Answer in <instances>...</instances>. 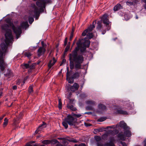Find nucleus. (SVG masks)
I'll return each mask as SVG.
<instances>
[{"instance_id": "nucleus-49", "label": "nucleus", "mask_w": 146, "mask_h": 146, "mask_svg": "<svg viewBox=\"0 0 146 146\" xmlns=\"http://www.w3.org/2000/svg\"><path fill=\"white\" fill-rule=\"evenodd\" d=\"M84 125L86 127L90 126L92 125V124L90 123H84Z\"/></svg>"}, {"instance_id": "nucleus-1", "label": "nucleus", "mask_w": 146, "mask_h": 146, "mask_svg": "<svg viewBox=\"0 0 146 146\" xmlns=\"http://www.w3.org/2000/svg\"><path fill=\"white\" fill-rule=\"evenodd\" d=\"M90 42L88 40L79 39L77 42V46L69 54L70 68L71 70L66 73V77H70L72 74V70L74 68L77 71L82 68V64L84 61L83 54L86 48L89 47Z\"/></svg>"}, {"instance_id": "nucleus-9", "label": "nucleus", "mask_w": 146, "mask_h": 146, "mask_svg": "<svg viewBox=\"0 0 146 146\" xmlns=\"http://www.w3.org/2000/svg\"><path fill=\"white\" fill-rule=\"evenodd\" d=\"M114 138H111L110 139V142L106 143L105 145V146H115L114 142L115 141Z\"/></svg>"}, {"instance_id": "nucleus-30", "label": "nucleus", "mask_w": 146, "mask_h": 146, "mask_svg": "<svg viewBox=\"0 0 146 146\" xmlns=\"http://www.w3.org/2000/svg\"><path fill=\"white\" fill-rule=\"evenodd\" d=\"M35 141H30L29 142L27 143L25 146H33V144L35 143Z\"/></svg>"}, {"instance_id": "nucleus-50", "label": "nucleus", "mask_w": 146, "mask_h": 146, "mask_svg": "<svg viewBox=\"0 0 146 146\" xmlns=\"http://www.w3.org/2000/svg\"><path fill=\"white\" fill-rule=\"evenodd\" d=\"M120 143L123 146H127L126 143L124 142L121 141L120 142Z\"/></svg>"}, {"instance_id": "nucleus-8", "label": "nucleus", "mask_w": 146, "mask_h": 146, "mask_svg": "<svg viewBox=\"0 0 146 146\" xmlns=\"http://www.w3.org/2000/svg\"><path fill=\"white\" fill-rule=\"evenodd\" d=\"M79 85L76 83H74L73 86L70 87V90L72 92L77 90L79 88Z\"/></svg>"}, {"instance_id": "nucleus-18", "label": "nucleus", "mask_w": 146, "mask_h": 146, "mask_svg": "<svg viewBox=\"0 0 146 146\" xmlns=\"http://www.w3.org/2000/svg\"><path fill=\"white\" fill-rule=\"evenodd\" d=\"M98 107V108L101 110H104L106 109V106L102 104H99Z\"/></svg>"}, {"instance_id": "nucleus-28", "label": "nucleus", "mask_w": 146, "mask_h": 146, "mask_svg": "<svg viewBox=\"0 0 146 146\" xmlns=\"http://www.w3.org/2000/svg\"><path fill=\"white\" fill-rule=\"evenodd\" d=\"M94 138L96 142L102 141L101 137L100 136L95 135L94 136Z\"/></svg>"}, {"instance_id": "nucleus-37", "label": "nucleus", "mask_w": 146, "mask_h": 146, "mask_svg": "<svg viewBox=\"0 0 146 146\" xmlns=\"http://www.w3.org/2000/svg\"><path fill=\"white\" fill-rule=\"evenodd\" d=\"M34 13L36 15L39 14V12L38 11V9L37 7H36L35 8L34 10Z\"/></svg>"}, {"instance_id": "nucleus-40", "label": "nucleus", "mask_w": 146, "mask_h": 146, "mask_svg": "<svg viewBox=\"0 0 146 146\" xmlns=\"http://www.w3.org/2000/svg\"><path fill=\"white\" fill-rule=\"evenodd\" d=\"M70 47V46L69 44H67V46L66 47L65 50H64V52H67L69 49Z\"/></svg>"}, {"instance_id": "nucleus-60", "label": "nucleus", "mask_w": 146, "mask_h": 146, "mask_svg": "<svg viewBox=\"0 0 146 146\" xmlns=\"http://www.w3.org/2000/svg\"><path fill=\"white\" fill-rule=\"evenodd\" d=\"M29 67L31 69H33L34 68V65H32L31 66Z\"/></svg>"}, {"instance_id": "nucleus-33", "label": "nucleus", "mask_w": 146, "mask_h": 146, "mask_svg": "<svg viewBox=\"0 0 146 146\" xmlns=\"http://www.w3.org/2000/svg\"><path fill=\"white\" fill-rule=\"evenodd\" d=\"M62 101L60 99H58V107L59 109H61L62 108Z\"/></svg>"}, {"instance_id": "nucleus-51", "label": "nucleus", "mask_w": 146, "mask_h": 146, "mask_svg": "<svg viewBox=\"0 0 146 146\" xmlns=\"http://www.w3.org/2000/svg\"><path fill=\"white\" fill-rule=\"evenodd\" d=\"M71 141L72 142H73V143H77L78 142V141L77 140H76V139H72L71 140Z\"/></svg>"}, {"instance_id": "nucleus-26", "label": "nucleus", "mask_w": 146, "mask_h": 146, "mask_svg": "<svg viewBox=\"0 0 146 146\" xmlns=\"http://www.w3.org/2000/svg\"><path fill=\"white\" fill-rule=\"evenodd\" d=\"M6 22L7 23H8L10 27H12L14 25L13 23L11 22V20L9 19H7L6 20Z\"/></svg>"}, {"instance_id": "nucleus-39", "label": "nucleus", "mask_w": 146, "mask_h": 146, "mask_svg": "<svg viewBox=\"0 0 146 146\" xmlns=\"http://www.w3.org/2000/svg\"><path fill=\"white\" fill-rule=\"evenodd\" d=\"M97 146H104L103 142L102 141L96 142Z\"/></svg>"}, {"instance_id": "nucleus-44", "label": "nucleus", "mask_w": 146, "mask_h": 146, "mask_svg": "<svg viewBox=\"0 0 146 146\" xmlns=\"http://www.w3.org/2000/svg\"><path fill=\"white\" fill-rule=\"evenodd\" d=\"M126 3L127 5H133V2L131 1H127L126 2Z\"/></svg>"}, {"instance_id": "nucleus-47", "label": "nucleus", "mask_w": 146, "mask_h": 146, "mask_svg": "<svg viewBox=\"0 0 146 146\" xmlns=\"http://www.w3.org/2000/svg\"><path fill=\"white\" fill-rule=\"evenodd\" d=\"M108 136V134H104L102 136V138L103 139H105Z\"/></svg>"}, {"instance_id": "nucleus-46", "label": "nucleus", "mask_w": 146, "mask_h": 146, "mask_svg": "<svg viewBox=\"0 0 146 146\" xmlns=\"http://www.w3.org/2000/svg\"><path fill=\"white\" fill-rule=\"evenodd\" d=\"M74 100L73 99H70L69 100V103L68 104L70 105H73L74 104L73 102Z\"/></svg>"}, {"instance_id": "nucleus-17", "label": "nucleus", "mask_w": 146, "mask_h": 146, "mask_svg": "<svg viewBox=\"0 0 146 146\" xmlns=\"http://www.w3.org/2000/svg\"><path fill=\"white\" fill-rule=\"evenodd\" d=\"M124 134L126 137H129L131 136V132L128 130H125L124 132Z\"/></svg>"}, {"instance_id": "nucleus-13", "label": "nucleus", "mask_w": 146, "mask_h": 146, "mask_svg": "<svg viewBox=\"0 0 146 146\" xmlns=\"http://www.w3.org/2000/svg\"><path fill=\"white\" fill-rule=\"evenodd\" d=\"M29 26V25L28 22L27 21H25L22 23L20 25V26L21 27V28H24L26 29V28L28 27Z\"/></svg>"}, {"instance_id": "nucleus-21", "label": "nucleus", "mask_w": 146, "mask_h": 146, "mask_svg": "<svg viewBox=\"0 0 146 146\" xmlns=\"http://www.w3.org/2000/svg\"><path fill=\"white\" fill-rule=\"evenodd\" d=\"M121 5L120 4H117L113 8V10L115 11H117L121 9Z\"/></svg>"}, {"instance_id": "nucleus-12", "label": "nucleus", "mask_w": 146, "mask_h": 146, "mask_svg": "<svg viewBox=\"0 0 146 146\" xmlns=\"http://www.w3.org/2000/svg\"><path fill=\"white\" fill-rule=\"evenodd\" d=\"M4 75L8 78H10L13 76V73L12 71L9 69H8L7 73L6 74H5Z\"/></svg>"}, {"instance_id": "nucleus-31", "label": "nucleus", "mask_w": 146, "mask_h": 146, "mask_svg": "<svg viewBox=\"0 0 146 146\" xmlns=\"http://www.w3.org/2000/svg\"><path fill=\"white\" fill-rule=\"evenodd\" d=\"M102 130H103L102 128L95 129H94V133L95 134H96L97 133L102 132Z\"/></svg>"}, {"instance_id": "nucleus-27", "label": "nucleus", "mask_w": 146, "mask_h": 146, "mask_svg": "<svg viewBox=\"0 0 146 146\" xmlns=\"http://www.w3.org/2000/svg\"><path fill=\"white\" fill-rule=\"evenodd\" d=\"M89 32L87 35V38L88 39H90L93 38V36L92 33H90Z\"/></svg>"}, {"instance_id": "nucleus-62", "label": "nucleus", "mask_w": 146, "mask_h": 146, "mask_svg": "<svg viewBox=\"0 0 146 146\" xmlns=\"http://www.w3.org/2000/svg\"><path fill=\"white\" fill-rule=\"evenodd\" d=\"M2 96V91L1 90H0V98Z\"/></svg>"}, {"instance_id": "nucleus-15", "label": "nucleus", "mask_w": 146, "mask_h": 146, "mask_svg": "<svg viewBox=\"0 0 146 146\" xmlns=\"http://www.w3.org/2000/svg\"><path fill=\"white\" fill-rule=\"evenodd\" d=\"M67 107L68 108L70 109L72 111H75L77 110L76 108L74 107L72 105L67 104Z\"/></svg>"}, {"instance_id": "nucleus-22", "label": "nucleus", "mask_w": 146, "mask_h": 146, "mask_svg": "<svg viewBox=\"0 0 146 146\" xmlns=\"http://www.w3.org/2000/svg\"><path fill=\"white\" fill-rule=\"evenodd\" d=\"M102 22L101 21H98L97 23V26L96 27V29L98 30H100L101 29L102 26Z\"/></svg>"}, {"instance_id": "nucleus-52", "label": "nucleus", "mask_w": 146, "mask_h": 146, "mask_svg": "<svg viewBox=\"0 0 146 146\" xmlns=\"http://www.w3.org/2000/svg\"><path fill=\"white\" fill-rule=\"evenodd\" d=\"M73 35H72V34H70V39H69V40L70 41L72 40V38L73 37Z\"/></svg>"}, {"instance_id": "nucleus-48", "label": "nucleus", "mask_w": 146, "mask_h": 146, "mask_svg": "<svg viewBox=\"0 0 146 146\" xmlns=\"http://www.w3.org/2000/svg\"><path fill=\"white\" fill-rule=\"evenodd\" d=\"M24 65L26 68H28L29 67V65L28 64H25Z\"/></svg>"}, {"instance_id": "nucleus-7", "label": "nucleus", "mask_w": 146, "mask_h": 146, "mask_svg": "<svg viewBox=\"0 0 146 146\" xmlns=\"http://www.w3.org/2000/svg\"><path fill=\"white\" fill-rule=\"evenodd\" d=\"M46 49L43 47H40L39 48L37 51V55L38 57L44 54Z\"/></svg>"}, {"instance_id": "nucleus-20", "label": "nucleus", "mask_w": 146, "mask_h": 146, "mask_svg": "<svg viewBox=\"0 0 146 146\" xmlns=\"http://www.w3.org/2000/svg\"><path fill=\"white\" fill-rule=\"evenodd\" d=\"M74 78L72 76L66 77V80L69 83L72 84L74 82Z\"/></svg>"}, {"instance_id": "nucleus-25", "label": "nucleus", "mask_w": 146, "mask_h": 146, "mask_svg": "<svg viewBox=\"0 0 146 146\" xmlns=\"http://www.w3.org/2000/svg\"><path fill=\"white\" fill-rule=\"evenodd\" d=\"M42 123H43L41 125L39 126L38 127V128L37 130H36V131H35V133L36 134H37V133H38V131L40 130V129H41V127H42L44 126V125H46V124L45 122H43Z\"/></svg>"}, {"instance_id": "nucleus-24", "label": "nucleus", "mask_w": 146, "mask_h": 146, "mask_svg": "<svg viewBox=\"0 0 146 146\" xmlns=\"http://www.w3.org/2000/svg\"><path fill=\"white\" fill-rule=\"evenodd\" d=\"M118 137L121 140H124L125 139V135L123 134L120 133L118 134Z\"/></svg>"}, {"instance_id": "nucleus-5", "label": "nucleus", "mask_w": 146, "mask_h": 146, "mask_svg": "<svg viewBox=\"0 0 146 146\" xmlns=\"http://www.w3.org/2000/svg\"><path fill=\"white\" fill-rule=\"evenodd\" d=\"M39 1H37L36 2V5L40 7L41 10L43 11V9L45 8V5L46 3H49V0H38Z\"/></svg>"}, {"instance_id": "nucleus-58", "label": "nucleus", "mask_w": 146, "mask_h": 146, "mask_svg": "<svg viewBox=\"0 0 146 146\" xmlns=\"http://www.w3.org/2000/svg\"><path fill=\"white\" fill-rule=\"evenodd\" d=\"M29 78V76H26V77H25V78H24V80L25 81H26L27 79L28 78Z\"/></svg>"}, {"instance_id": "nucleus-4", "label": "nucleus", "mask_w": 146, "mask_h": 146, "mask_svg": "<svg viewBox=\"0 0 146 146\" xmlns=\"http://www.w3.org/2000/svg\"><path fill=\"white\" fill-rule=\"evenodd\" d=\"M12 27L14 33L16 35L17 39L20 36L22 33L21 27L19 26L16 27L14 25H13Z\"/></svg>"}, {"instance_id": "nucleus-23", "label": "nucleus", "mask_w": 146, "mask_h": 146, "mask_svg": "<svg viewBox=\"0 0 146 146\" xmlns=\"http://www.w3.org/2000/svg\"><path fill=\"white\" fill-rule=\"evenodd\" d=\"M80 73L78 72H76L72 75L73 78L74 79L78 78L80 76Z\"/></svg>"}, {"instance_id": "nucleus-19", "label": "nucleus", "mask_w": 146, "mask_h": 146, "mask_svg": "<svg viewBox=\"0 0 146 146\" xmlns=\"http://www.w3.org/2000/svg\"><path fill=\"white\" fill-rule=\"evenodd\" d=\"M94 23H96V21H94L93 23V25H90L88 28L87 29H88V32L92 31L93 29L95 28V26L94 25Z\"/></svg>"}, {"instance_id": "nucleus-45", "label": "nucleus", "mask_w": 146, "mask_h": 146, "mask_svg": "<svg viewBox=\"0 0 146 146\" xmlns=\"http://www.w3.org/2000/svg\"><path fill=\"white\" fill-rule=\"evenodd\" d=\"M68 41V38L67 37H66L64 41V46H65L67 44Z\"/></svg>"}, {"instance_id": "nucleus-55", "label": "nucleus", "mask_w": 146, "mask_h": 146, "mask_svg": "<svg viewBox=\"0 0 146 146\" xmlns=\"http://www.w3.org/2000/svg\"><path fill=\"white\" fill-rule=\"evenodd\" d=\"M71 93L70 94H69L68 95V96H67V98L69 100L70 99V98H71Z\"/></svg>"}, {"instance_id": "nucleus-6", "label": "nucleus", "mask_w": 146, "mask_h": 146, "mask_svg": "<svg viewBox=\"0 0 146 146\" xmlns=\"http://www.w3.org/2000/svg\"><path fill=\"white\" fill-rule=\"evenodd\" d=\"M107 15L105 14L103 16L102 19L103 23L106 25L107 27V30L109 31L111 28V24H110V23H111L109 21L108 19L107 18Z\"/></svg>"}, {"instance_id": "nucleus-42", "label": "nucleus", "mask_w": 146, "mask_h": 146, "mask_svg": "<svg viewBox=\"0 0 146 146\" xmlns=\"http://www.w3.org/2000/svg\"><path fill=\"white\" fill-rule=\"evenodd\" d=\"M105 118L104 117H101L98 119V121L99 122H102L105 121L106 120Z\"/></svg>"}, {"instance_id": "nucleus-36", "label": "nucleus", "mask_w": 146, "mask_h": 146, "mask_svg": "<svg viewBox=\"0 0 146 146\" xmlns=\"http://www.w3.org/2000/svg\"><path fill=\"white\" fill-rule=\"evenodd\" d=\"M28 21L29 23L30 24H31L34 21V19L32 17H30L28 18Z\"/></svg>"}, {"instance_id": "nucleus-61", "label": "nucleus", "mask_w": 146, "mask_h": 146, "mask_svg": "<svg viewBox=\"0 0 146 146\" xmlns=\"http://www.w3.org/2000/svg\"><path fill=\"white\" fill-rule=\"evenodd\" d=\"M74 32V30L73 29L72 30V31L71 32L70 34H72V35H73Z\"/></svg>"}, {"instance_id": "nucleus-57", "label": "nucleus", "mask_w": 146, "mask_h": 146, "mask_svg": "<svg viewBox=\"0 0 146 146\" xmlns=\"http://www.w3.org/2000/svg\"><path fill=\"white\" fill-rule=\"evenodd\" d=\"M78 146H86V145L84 143H81Z\"/></svg>"}, {"instance_id": "nucleus-54", "label": "nucleus", "mask_w": 146, "mask_h": 146, "mask_svg": "<svg viewBox=\"0 0 146 146\" xmlns=\"http://www.w3.org/2000/svg\"><path fill=\"white\" fill-rule=\"evenodd\" d=\"M14 120V122L13 123V125H14L15 126L17 124V122H16L17 120L15 119Z\"/></svg>"}, {"instance_id": "nucleus-41", "label": "nucleus", "mask_w": 146, "mask_h": 146, "mask_svg": "<svg viewBox=\"0 0 146 146\" xmlns=\"http://www.w3.org/2000/svg\"><path fill=\"white\" fill-rule=\"evenodd\" d=\"M25 56L28 58L30 57L31 55V54L29 52H25Z\"/></svg>"}, {"instance_id": "nucleus-43", "label": "nucleus", "mask_w": 146, "mask_h": 146, "mask_svg": "<svg viewBox=\"0 0 146 146\" xmlns=\"http://www.w3.org/2000/svg\"><path fill=\"white\" fill-rule=\"evenodd\" d=\"M73 115L75 117H77V118L79 117H81L82 115L80 114H74V113H73Z\"/></svg>"}, {"instance_id": "nucleus-29", "label": "nucleus", "mask_w": 146, "mask_h": 146, "mask_svg": "<svg viewBox=\"0 0 146 146\" xmlns=\"http://www.w3.org/2000/svg\"><path fill=\"white\" fill-rule=\"evenodd\" d=\"M8 122V119L5 118L4 119V122L3 123V126L4 127H5L7 125Z\"/></svg>"}, {"instance_id": "nucleus-10", "label": "nucleus", "mask_w": 146, "mask_h": 146, "mask_svg": "<svg viewBox=\"0 0 146 146\" xmlns=\"http://www.w3.org/2000/svg\"><path fill=\"white\" fill-rule=\"evenodd\" d=\"M119 126L120 127L123 128L125 130L126 129L128 128L126 124L123 121H120L119 123Z\"/></svg>"}, {"instance_id": "nucleus-14", "label": "nucleus", "mask_w": 146, "mask_h": 146, "mask_svg": "<svg viewBox=\"0 0 146 146\" xmlns=\"http://www.w3.org/2000/svg\"><path fill=\"white\" fill-rule=\"evenodd\" d=\"M117 113L122 114L123 115H127L128 114L127 112L125 111H123L121 109H118L117 111Z\"/></svg>"}, {"instance_id": "nucleus-16", "label": "nucleus", "mask_w": 146, "mask_h": 146, "mask_svg": "<svg viewBox=\"0 0 146 146\" xmlns=\"http://www.w3.org/2000/svg\"><path fill=\"white\" fill-rule=\"evenodd\" d=\"M86 103L87 104L91 105L92 106L96 105L95 102L93 100H88L86 102Z\"/></svg>"}, {"instance_id": "nucleus-38", "label": "nucleus", "mask_w": 146, "mask_h": 146, "mask_svg": "<svg viewBox=\"0 0 146 146\" xmlns=\"http://www.w3.org/2000/svg\"><path fill=\"white\" fill-rule=\"evenodd\" d=\"M86 109L88 110H93V108L92 106H88L86 107Z\"/></svg>"}, {"instance_id": "nucleus-3", "label": "nucleus", "mask_w": 146, "mask_h": 146, "mask_svg": "<svg viewBox=\"0 0 146 146\" xmlns=\"http://www.w3.org/2000/svg\"><path fill=\"white\" fill-rule=\"evenodd\" d=\"M77 119L74 118L70 115H68L66 118L64 119V121L62 122L63 125L66 129H67L68 127V124L70 126H75L77 123Z\"/></svg>"}, {"instance_id": "nucleus-53", "label": "nucleus", "mask_w": 146, "mask_h": 146, "mask_svg": "<svg viewBox=\"0 0 146 146\" xmlns=\"http://www.w3.org/2000/svg\"><path fill=\"white\" fill-rule=\"evenodd\" d=\"M66 61V60L65 59H63L62 60V62L60 63V65L62 66L64 63Z\"/></svg>"}, {"instance_id": "nucleus-56", "label": "nucleus", "mask_w": 146, "mask_h": 146, "mask_svg": "<svg viewBox=\"0 0 146 146\" xmlns=\"http://www.w3.org/2000/svg\"><path fill=\"white\" fill-rule=\"evenodd\" d=\"M13 90H16L17 89V86H16L14 85L13 87Z\"/></svg>"}, {"instance_id": "nucleus-2", "label": "nucleus", "mask_w": 146, "mask_h": 146, "mask_svg": "<svg viewBox=\"0 0 146 146\" xmlns=\"http://www.w3.org/2000/svg\"><path fill=\"white\" fill-rule=\"evenodd\" d=\"M10 26L7 24L2 25L1 27L2 29L5 31L6 33L5 34V42L1 43L0 45L2 50L7 48V45L10 43H12L13 41V37L12 35L11 31L9 29Z\"/></svg>"}, {"instance_id": "nucleus-34", "label": "nucleus", "mask_w": 146, "mask_h": 146, "mask_svg": "<svg viewBox=\"0 0 146 146\" xmlns=\"http://www.w3.org/2000/svg\"><path fill=\"white\" fill-rule=\"evenodd\" d=\"M28 91L30 94H31L33 92V88L32 86H30L28 88Z\"/></svg>"}, {"instance_id": "nucleus-11", "label": "nucleus", "mask_w": 146, "mask_h": 146, "mask_svg": "<svg viewBox=\"0 0 146 146\" xmlns=\"http://www.w3.org/2000/svg\"><path fill=\"white\" fill-rule=\"evenodd\" d=\"M56 62L55 58L53 57L52 60H50L48 63V67L49 69H50L51 67L55 64Z\"/></svg>"}, {"instance_id": "nucleus-32", "label": "nucleus", "mask_w": 146, "mask_h": 146, "mask_svg": "<svg viewBox=\"0 0 146 146\" xmlns=\"http://www.w3.org/2000/svg\"><path fill=\"white\" fill-rule=\"evenodd\" d=\"M51 143L50 141L48 140H45L42 141V143L44 144L47 145Z\"/></svg>"}, {"instance_id": "nucleus-59", "label": "nucleus", "mask_w": 146, "mask_h": 146, "mask_svg": "<svg viewBox=\"0 0 146 146\" xmlns=\"http://www.w3.org/2000/svg\"><path fill=\"white\" fill-rule=\"evenodd\" d=\"M52 141L53 142H55L56 143L58 142V141H57V140L56 139H54V140H52Z\"/></svg>"}, {"instance_id": "nucleus-35", "label": "nucleus", "mask_w": 146, "mask_h": 146, "mask_svg": "<svg viewBox=\"0 0 146 146\" xmlns=\"http://www.w3.org/2000/svg\"><path fill=\"white\" fill-rule=\"evenodd\" d=\"M89 32L88 31V29H86L82 33V36H84L86 35Z\"/></svg>"}, {"instance_id": "nucleus-63", "label": "nucleus", "mask_w": 146, "mask_h": 146, "mask_svg": "<svg viewBox=\"0 0 146 146\" xmlns=\"http://www.w3.org/2000/svg\"><path fill=\"white\" fill-rule=\"evenodd\" d=\"M42 45V47H44V42L43 41H42L41 42Z\"/></svg>"}, {"instance_id": "nucleus-64", "label": "nucleus", "mask_w": 146, "mask_h": 146, "mask_svg": "<svg viewBox=\"0 0 146 146\" xmlns=\"http://www.w3.org/2000/svg\"><path fill=\"white\" fill-rule=\"evenodd\" d=\"M56 146H62L61 144H57L56 145Z\"/></svg>"}]
</instances>
